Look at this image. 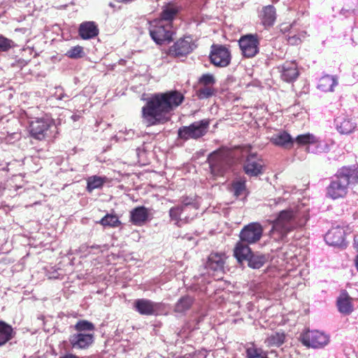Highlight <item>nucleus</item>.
Instances as JSON below:
<instances>
[{
  "label": "nucleus",
  "mask_w": 358,
  "mask_h": 358,
  "mask_svg": "<svg viewBox=\"0 0 358 358\" xmlns=\"http://www.w3.org/2000/svg\"><path fill=\"white\" fill-rule=\"evenodd\" d=\"M183 100V94L178 91L152 94L142 108L143 122L150 127L168 122L171 111L180 106Z\"/></svg>",
  "instance_id": "nucleus-1"
},
{
  "label": "nucleus",
  "mask_w": 358,
  "mask_h": 358,
  "mask_svg": "<svg viewBox=\"0 0 358 358\" xmlns=\"http://www.w3.org/2000/svg\"><path fill=\"white\" fill-rule=\"evenodd\" d=\"M231 159V151L228 148H222L212 152L208 161L213 176H222L229 166Z\"/></svg>",
  "instance_id": "nucleus-2"
},
{
  "label": "nucleus",
  "mask_w": 358,
  "mask_h": 358,
  "mask_svg": "<svg viewBox=\"0 0 358 358\" xmlns=\"http://www.w3.org/2000/svg\"><path fill=\"white\" fill-rule=\"evenodd\" d=\"M294 213L292 210H282L278 217L273 221L271 234L277 236L275 238L280 239L285 237L287 234L294 227Z\"/></svg>",
  "instance_id": "nucleus-3"
},
{
  "label": "nucleus",
  "mask_w": 358,
  "mask_h": 358,
  "mask_svg": "<svg viewBox=\"0 0 358 358\" xmlns=\"http://www.w3.org/2000/svg\"><path fill=\"white\" fill-rule=\"evenodd\" d=\"M55 126V122L48 115L37 117L29 122V133L37 140H43L48 136L50 129Z\"/></svg>",
  "instance_id": "nucleus-4"
},
{
  "label": "nucleus",
  "mask_w": 358,
  "mask_h": 358,
  "mask_svg": "<svg viewBox=\"0 0 358 358\" xmlns=\"http://www.w3.org/2000/svg\"><path fill=\"white\" fill-rule=\"evenodd\" d=\"M210 121L203 119L194 122L189 126H184L178 129V136L184 140L197 139L203 136L208 131Z\"/></svg>",
  "instance_id": "nucleus-5"
},
{
  "label": "nucleus",
  "mask_w": 358,
  "mask_h": 358,
  "mask_svg": "<svg viewBox=\"0 0 358 358\" xmlns=\"http://www.w3.org/2000/svg\"><path fill=\"white\" fill-rule=\"evenodd\" d=\"M173 31L171 23L163 21H155L151 24L150 34L153 41L157 44L169 43L172 40Z\"/></svg>",
  "instance_id": "nucleus-6"
},
{
  "label": "nucleus",
  "mask_w": 358,
  "mask_h": 358,
  "mask_svg": "<svg viewBox=\"0 0 358 358\" xmlns=\"http://www.w3.org/2000/svg\"><path fill=\"white\" fill-rule=\"evenodd\" d=\"M192 203L184 201L180 206L172 207L169 210L171 220L178 227L187 223L195 216V213H189V208Z\"/></svg>",
  "instance_id": "nucleus-7"
},
{
  "label": "nucleus",
  "mask_w": 358,
  "mask_h": 358,
  "mask_svg": "<svg viewBox=\"0 0 358 358\" xmlns=\"http://www.w3.org/2000/svg\"><path fill=\"white\" fill-rule=\"evenodd\" d=\"M348 179L341 174L338 171L335 178L327 187V194L333 199L345 196L348 192Z\"/></svg>",
  "instance_id": "nucleus-8"
},
{
  "label": "nucleus",
  "mask_w": 358,
  "mask_h": 358,
  "mask_svg": "<svg viewBox=\"0 0 358 358\" xmlns=\"http://www.w3.org/2000/svg\"><path fill=\"white\" fill-rule=\"evenodd\" d=\"M263 228L258 222H252L245 226L240 232V239L248 244L255 243L262 236Z\"/></svg>",
  "instance_id": "nucleus-9"
},
{
  "label": "nucleus",
  "mask_w": 358,
  "mask_h": 358,
  "mask_svg": "<svg viewBox=\"0 0 358 358\" xmlns=\"http://www.w3.org/2000/svg\"><path fill=\"white\" fill-rule=\"evenodd\" d=\"M210 59L213 64L219 67L228 66L231 61L229 50L222 45H212Z\"/></svg>",
  "instance_id": "nucleus-10"
},
{
  "label": "nucleus",
  "mask_w": 358,
  "mask_h": 358,
  "mask_svg": "<svg viewBox=\"0 0 358 358\" xmlns=\"http://www.w3.org/2000/svg\"><path fill=\"white\" fill-rule=\"evenodd\" d=\"M238 43L243 55L246 57H253L259 52V41L255 35L243 36Z\"/></svg>",
  "instance_id": "nucleus-11"
},
{
  "label": "nucleus",
  "mask_w": 358,
  "mask_h": 358,
  "mask_svg": "<svg viewBox=\"0 0 358 358\" xmlns=\"http://www.w3.org/2000/svg\"><path fill=\"white\" fill-rule=\"evenodd\" d=\"M264 163L263 159L257 154H250L244 163L245 173L250 176H257L263 173Z\"/></svg>",
  "instance_id": "nucleus-12"
},
{
  "label": "nucleus",
  "mask_w": 358,
  "mask_h": 358,
  "mask_svg": "<svg viewBox=\"0 0 358 358\" xmlns=\"http://www.w3.org/2000/svg\"><path fill=\"white\" fill-rule=\"evenodd\" d=\"M196 45L193 42V38L189 36H185L178 40L169 50L170 54L176 57L185 56L190 53Z\"/></svg>",
  "instance_id": "nucleus-13"
},
{
  "label": "nucleus",
  "mask_w": 358,
  "mask_h": 358,
  "mask_svg": "<svg viewBox=\"0 0 358 358\" xmlns=\"http://www.w3.org/2000/svg\"><path fill=\"white\" fill-rule=\"evenodd\" d=\"M93 333H76L70 336L69 343L72 348L76 350L87 349L93 343Z\"/></svg>",
  "instance_id": "nucleus-14"
},
{
  "label": "nucleus",
  "mask_w": 358,
  "mask_h": 358,
  "mask_svg": "<svg viewBox=\"0 0 358 358\" xmlns=\"http://www.w3.org/2000/svg\"><path fill=\"white\" fill-rule=\"evenodd\" d=\"M345 230L341 227L331 229L325 235V241L327 244L333 246L343 247L345 243Z\"/></svg>",
  "instance_id": "nucleus-15"
},
{
  "label": "nucleus",
  "mask_w": 358,
  "mask_h": 358,
  "mask_svg": "<svg viewBox=\"0 0 358 358\" xmlns=\"http://www.w3.org/2000/svg\"><path fill=\"white\" fill-rule=\"evenodd\" d=\"M281 78L287 83L293 82L299 76L297 66L294 62H286L278 67Z\"/></svg>",
  "instance_id": "nucleus-16"
},
{
  "label": "nucleus",
  "mask_w": 358,
  "mask_h": 358,
  "mask_svg": "<svg viewBox=\"0 0 358 358\" xmlns=\"http://www.w3.org/2000/svg\"><path fill=\"white\" fill-rule=\"evenodd\" d=\"M335 125L337 131L341 134L343 135L352 133L357 127V124L345 116L336 117L335 120Z\"/></svg>",
  "instance_id": "nucleus-17"
},
{
  "label": "nucleus",
  "mask_w": 358,
  "mask_h": 358,
  "mask_svg": "<svg viewBox=\"0 0 358 358\" xmlns=\"http://www.w3.org/2000/svg\"><path fill=\"white\" fill-rule=\"evenodd\" d=\"M136 310L141 315H150L155 314L158 305L148 299H138L134 303Z\"/></svg>",
  "instance_id": "nucleus-18"
},
{
  "label": "nucleus",
  "mask_w": 358,
  "mask_h": 358,
  "mask_svg": "<svg viewBox=\"0 0 358 358\" xmlns=\"http://www.w3.org/2000/svg\"><path fill=\"white\" fill-rule=\"evenodd\" d=\"M225 263V255L221 253H211L208 259L206 267L213 271L222 272Z\"/></svg>",
  "instance_id": "nucleus-19"
},
{
  "label": "nucleus",
  "mask_w": 358,
  "mask_h": 358,
  "mask_svg": "<svg viewBox=\"0 0 358 358\" xmlns=\"http://www.w3.org/2000/svg\"><path fill=\"white\" fill-rule=\"evenodd\" d=\"M262 24L265 27H271L276 20V11L273 6H264L259 13Z\"/></svg>",
  "instance_id": "nucleus-20"
},
{
  "label": "nucleus",
  "mask_w": 358,
  "mask_h": 358,
  "mask_svg": "<svg viewBox=\"0 0 358 358\" xmlns=\"http://www.w3.org/2000/svg\"><path fill=\"white\" fill-rule=\"evenodd\" d=\"M148 217V211L144 206L135 208L130 213L131 222L138 226L143 225Z\"/></svg>",
  "instance_id": "nucleus-21"
},
{
  "label": "nucleus",
  "mask_w": 358,
  "mask_h": 358,
  "mask_svg": "<svg viewBox=\"0 0 358 358\" xmlns=\"http://www.w3.org/2000/svg\"><path fill=\"white\" fill-rule=\"evenodd\" d=\"M99 29L94 22H85L80 25L79 34L83 39H90L96 36Z\"/></svg>",
  "instance_id": "nucleus-22"
},
{
  "label": "nucleus",
  "mask_w": 358,
  "mask_h": 358,
  "mask_svg": "<svg viewBox=\"0 0 358 358\" xmlns=\"http://www.w3.org/2000/svg\"><path fill=\"white\" fill-rule=\"evenodd\" d=\"M271 142L278 146L288 148L293 145L294 140L288 133L280 131L271 138Z\"/></svg>",
  "instance_id": "nucleus-23"
},
{
  "label": "nucleus",
  "mask_w": 358,
  "mask_h": 358,
  "mask_svg": "<svg viewBox=\"0 0 358 358\" xmlns=\"http://www.w3.org/2000/svg\"><path fill=\"white\" fill-rule=\"evenodd\" d=\"M246 243L241 241L237 243L235 247L234 256L239 262H241L243 260H247L252 254L250 247L248 245V243Z\"/></svg>",
  "instance_id": "nucleus-24"
},
{
  "label": "nucleus",
  "mask_w": 358,
  "mask_h": 358,
  "mask_svg": "<svg viewBox=\"0 0 358 358\" xmlns=\"http://www.w3.org/2000/svg\"><path fill=\"white\" fill-rule=\"evenodd\" d=\"M337 306L339 312L345 315L350 314L353 310L352 298L347 294H343L337 300Z\"/></svg>",
  "instance_id": "nucleus-25"
},
{
  "label": "nucleus",
  "mask_w": 358,
  "mask_h": 358,
  "mask_svg": "<svg viewBox=\"0 0 358 358\" xmlns=\"http://www.w3.org/2000/svg\"><path fill=\"white\" fill-rule=\"evenodd\" d=\"M337 85L338 80L336 77L327 75L320 79L317 88L323 92H332Z\"/></svg>",
  "instance_id": "nucleus-26"
},
{
  "label": "nucleus",
  "mask_w": 358,
  "mask_h": 358,
  "mask_svg": "<svg viewBox=\"0 0 358 358\" xmlns=\"http://www.w3.org/2000/svg\"><path fill=\"white\" fill-rule=\"evenodd\" d=\"M14 336L12 327L3 322H0V346L9 341Z\"/></svg>",
  "instance_id": "nucleus-27"
},
{
  "label": "nucleus",
  "mask_w": 358,
  "mask_h": 358,
  "mask_svg": "<svg viewBox=\"0 0 358 358\" xmlns=\"http://www.w3.org/2000/svg\"><path fill=\"white\" fill-rule=\"evenodd\" d=\"M107 182L106 177H101L98 176H92L87 178V189L88 192H91L95 189L101 188L105 182Z\"/></svg>",
  "instance_id": "nucleus-28"
},
{
  "label": "nucleus",
  "mask_w": 358,
  "mask_h": 358,
  "mask_svg": "<svg viewBox=\"0 0 358 358\" xmlns=\"http://www.w3.org/2000/svg\"><path fill=\"white\" fill-rule=\"evenodd\" d=\"M97 223L101 224L104 227H117L121 224L119 217L112 213L106 214Z\"/></svg>",
  "instance_id": "nucleus-29"
},
{
  "label": "nucleus",
  "mask_w": 358,
  "mask_h": 358,
  "mask_svg": "<svg viewBox=\"0 0 358 358\" xmlns=\"http://www.w3.org/2000/svg\"><path fill=\"white\" fill-rule=\"evenodd\" d=\"M330 336L323 331L315 330V348H322L329 344Z\"/></svg>",
  "instance_id": "nucleus-30"
},
{
  "label": "nucleus",
  "mask_w": 358,
  "mask_h": 358,
  "mask_svg": "<svg viewBox=\"0 0 358 358\" xmlns=\"http://www.w3.org/2000/svg\"><path fill=\"white\" fill-rule=\"evenodd\" d=\"M343 177L348 179V184L353 182L358 183V169L343 167L339 170Z\"/></svg>",
  "instance_id": "nucleus-31"
},
{
  "label": "nucleus",
  "mask_w": 358,
  "mask_h": 358,
  "mask_svg": "<svg viewBox=\"0 0 358 358\" xmlns=\"http://www.w3.org/2000/svg\"><path fill=\"white\" fill-rule=\"evenodd\" d=\"M193 303V299L189 296L181 297L176 303L175 311L178 313H183L188 310Z\"/></svg>",
  "instance_id": "nucleus-32"
},
{
  "label": "nucleus",
  "mask_w": 358,
  "mask_h": 358,
  "mask_svg": "<svg viewBox=\"0 0 358 358\" xmlns=\"http://www.w3.org/2000/svg\"><path fill=\"white\" fill-rule=\"evenodd\" d=\"M285 336L284 333L276 332L269 336L266 340L265 343L267 346H280L285 342Z\"/></svg>",
  "instance_id": "nucleus-33"
},
{
  "label": "nucleus",
  "mask_w": 358,
  "mask_h": 358,
  "mask_svg": "<svg viewBox=\"0 0 358 358\" xmlns=\"http://www.w3.org/2000/svg\"><path fill=\"white\" fill-rule=\"evenodd\" d=\"M77 333H87V331H93L94 325L87 320H80L74 326Z\"/></svg>",
  "instance_id": "nucleus-34"
},
{
  "label": "nucleus",
  "mask_w": 358,
  "mask_h": 358,
  "mask_svg": "<svg viewBox=\"0 0 358 358\" xmlns=\"http://www.w3.org/2000/svg\"><path fill=\"white\" fill-rule=\"evenodd\" d=\"M177 13V10L173 7H166L161 14V19L159 21H163L164 23H171L170 21L173 19Z\"/></svg>",
  "instance_id": "nucleus-35"
},
{
  "label": "nucleus",
  "mask_w": 358,
  "mask_h": 358,
  "mask_svg": "<svg viewBox=\"0 0 358 358\" xmlns=\"http://www.w3.org/2000/svg\"><path fill=\"white\" fill-rule=\"evenodd\" d=\"M248 261L249 266L253 268H259L265 262V257L264 256L250 255V257L247 259Z\"/></svg>",
  "instance_id": "nucleus-36"
},
{
  "label": "nucleus",
  "mask_w": 358,
  "mask_h": 358,
  "mask_svg": "<svg viewBox=\"0 0 358 358\" xmlns=\"http://www.w3.org/2000/svg\"><path fill=\"white\" fill-rule=\"evenodd\" d=\"M66 55L71 59H79L83 57L85 53L83 47L77 45L69 50Z\"/></svg>",
  "instance_id": "nucleus-37"
},
{
  "label": "nucleus",
  "mask_w": 358,
  "mask_h": 358,
  "mask_svg": "<svg viewBox=\"0 0 358 358\" xmlns=\"http://www.w3.org/2000/svg\"><path fill=\"white\" fill-rule=\"evenodd\" d=\"M215 92L213 87L204 85L198 90L197 94L199 99H207L212 96L215 94Z\"/></svg>",
  "instance_id": "nucleus-38"
},
{
  "label": "nucleus",
  "mask_w": 358,
  "mask_h": 358,
  "mask_svg": "<svg viewBox=\"0 0 358 358\" xmlns=\"http://www.w3.org/2000/svg\"><path fill=\"white\" fill-rule=\"evenodd\" d=\"M15 46L14 42L0 35V52H6Z\"/></svg>",
  "instance_id": "nucleus-39"
},
{
  "label": "nucleus",
  "mask_w": 358,
  "mask_h": 358,
  "mask_svg": "<svg viewBox=\"0 0 358 358\" xmlns=\"http://www.w3.org/2000/svg\"><path fill=\"white\" fill-rule=\"evenodd\" d=\"M232 190L234 192V194L238 197L243 194V192L245 190V182L243 180H238L233 183Z\"/></svg>",
  "instance_id": "nucleus-40"
},
{
  "label": "nucleus",
  "mask_w": 358,
  "mask_h": 358,
  "mask_svg": "<svg viewBox=\"0 0 358 358\" xmlns=\"http://www.w3.org/2000/svg\"><path fill=\"white\" fill-rule=\"evenodd\" d=\"M312 338L313 336L309 330L303 331L300 336V340L302 344L308 348H311L313 346V345L312 344Z\"/></svg>",
  "instance_id": "nucleus-41"
},
{
  "label": "nucleus",
  "mask_w": 358,
  "mask_h": 358,
  "mask_svg": "<svg viewBox=\"0 0 358 358\" xmlns=\"http://www.w3.org/2000/svg\"><path fill=\"white\" fill-rule=\"evenodd\" d=\"M248 358H267L266 354H262L260 349L249 348L246 350Z\"/></svg>",
  "instance_id": "nucleus-42"
},
{
  "label": "nucleus",
  "mask_w": 358,
  "mask_h": 358,
  "mask_svg": "<svg viewBox=\"0 0 358 358\" xmlns=\"http://www.w3.org/2000/svg\"><path fill=\"white\" fill-rule=\"evenodd\" d=\"M312 136L310 134L299 135L296 138V142L299 145H306L311 142Z\"/></svg>",
  "instance_id": "nucleus-43"
},
{
  "label": "nucleus",
  "mask_w": 358,
  "mask_h": 358,
  "mask_svg": "<svg viewBox=\"0 0 358 358\" xmlns=\"http://www.w3.org/2000/svg\"><path fill=\"white\" fill-rule=\"evenodd\" d=\"M199 81L204 85L208 86L209 85H212L215 83V78L212 74L210 73L203 74L200 78Z\"/></svg>",
  "instance_id": "nucleus-44"
},
{
  "label": "nucleus",
  "mask_w": 358,
  "mask_h": 358,
  "mask_svg": "<svg viewBox=\"0 0 358 358\" xmlns=\"http://www.w3.org/2000/svg\"><path fill=\"white\" fill-rule=\"evenodd\" d=\"M184 201H186V202H190V203H192V204H191V206H190V208H189V213H190V211H191L192 210H194L195 211V210H196V209H198V208H199V204H198V203H197V202H195V201H194V199H192V198H190V199H189V198H186V199H183V201H182V204H183V202H184Z\"/></svg>",
  "instance_id": "nucleus-45"
},
{
  "label": "nucleus",
  "mask_w": 358,
  "mask_h": 358,
  "mask_svg": "<svg viewBox=\"0 0 358 358\" xmlns=\"http://www.w3.org/2000/svg\"><path fill=\"white\" fill-rule=\"evenodd\" d=\"M287 41H288L289 43H290L291 45H297L301 41V39L298 36L294 35V36H289L287 38Z\"/></svg>",
  "instance_id": "nucleus-46"
},
{
  "label": "nucleus",
  "mask_w": 358,
  "mask_h": 358,
  "mask_svg": "<svg viewBox=\"0 0 358 358\" xmlns=\"http://www.w3.org/2000/svg\"><path fill=\"white\" fill-rule=\"evenodd\" d=\"M355 266L358 271V255H357L356 259H355Z\"/></svg>",
  "instance_id": "nucleus-47"
},
{
  "label": "nucleus",
  "mask_w": 358,
  "mask_h": 358,
  "mask_svg": "<svg viewBox=\"0 0 358 358\" xmlns=\"http://www.w3.org/2000/svg\"><path fill=\"white\" fill-rule=\"evenodd\" d=\"M355 248H356V249H357V251H358V241L355 240Z\"/></svg>",
  "instance_id": "nucleus-48"
},
{
  "label": "nucleus",
  "mask_w": 358,
  "mask_h": 358,
  "mask_svg": "<svg viewBox=\"0 0 358 358\" xmlns=\"http://www.w3.org/2000/svg\"><path fill=\"white\" fill-rule=\"evenodd\" d=\"M316 143V141H315V144ZM315 148H316L319 152H321V150H319V147L315 145Z\"/></svg>",
  "instance_id": "nucleus-49"
},
{
  "label": "nucleus",
  "mask_w": 358,
  "mask_h": 358,
  "mask_svg": "<svg viewBox=\"0 0 358 358\" xmlns=\"http://www.w3.org/2000/svg\"><path fill=\"white\" fill-rule=\"evenodd\" d=\"M279 0H272L273 2H278Z\"/></svg>",
  "instance_id": "nucleus-50"
}]
</instances>
